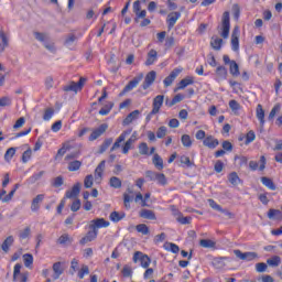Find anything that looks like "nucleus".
<instances>
[{
    "instance_id": "nucleus-1",
    "label": "nucleus",
    "mask_w": 282,
    "mask_h": 282,
    "mask_svg": "<svg viewBox=\"0 0 282 282\" xmlns=\"http://www.w3.org/2000/svg\"><path fill=\"white\" fill-rule=\"evenodd\" d=\"M221 30L220 36L228 39L230 36V12L228 11H225L223 14Z\"/></svg>"
},
{
    "instance_id": "nucleus-2",
    "label": "nucleus",
    "mask_w": 282,
    "mask_h": 282,
    "mask_svg": "<svg viewBox=\"0 0 282 282\" xmlns=\"http://www.w3.org/2000/svg\"><path fill=\"white\" fill-rule=\"evenodd\" d=\"M138 261H140L141 268L148 269L151 265V258L141 251H137L133 254V262L138 263Z\"/></svg>"
},
{
    "instance_id": "nucleus-3",
    "label": "nucleus",
    "mask_w": 282,
    "mask_h": 282,
    "mask_svg": "<svg viewBox=\"0 0 282 282\" xmlns=\"http://www.w3.org/2000/svg\"><path fill=\"white\" fill-rule=\"evenodd\" d=\"M132 10H133V13L135 14L134 23H140V19H144V17H147V10H142L140 0H137L133 2Z\"/></svg>"
},
{
    "instance_id": "nucleus-4",
    "label": "nucleus",
    "mask_w": 282,
    "mask_h": 282,
    "mask_svg": "<svg viewBox=\"0 0 282 282\" xmlns=\"http://www.w3.org/2000/svg\"><path fill=\"white\" fill-rule=\"evenodd\" d=\"M234 254L241 261H254V259L259 257L257 252H252V251L241 252V250L239 249L234 250Z\"/></svg>"
},
{
    "instance_id": "nucleus-5",
    "label": "nucleus",
    "mask_w": 282,
    "mask_h": 282,
    "mask_svg": "<svg viewBox=\"0 0 282 282\" xmlns=\"http://www.w3.org/2000/svg\"><path fill=\"white\" fill-rule=\"evenodd\" d=\"M241 34V31L239 30V26H235L231 33V50L234 52H239V36Z\"/></svg>"
},
{
    "instance_id": "nucleus-6",
    "label": "nucleus",
    "mask_w": 282,
    "mask_h": 282,
    "mask_svg": "<svg viewBox=\"0 0 282 282\" xmlns=\"http://www.w3.org/2000/svg\"><path fill=\"white\" fill-rule=\"evenodd\" d=\"M107 129H109V126L107 123L100 124L89 135L88 138L89 142H94L95 140H98V138H100V135H102L107 131Z\"/></svg>"
},
{
    "instance_id": "nucleus-7",
    "label": "nucleus",
    "mask_w": 282,
    "mask_h": 282,
    "mask_svg": "<svg viewBox=\"0 0 282 282\" xmlns=\"http://www.w3.org/2000/svg\"><path fill=\"white\" fill-rule=\"evenodd\" d=\"M89 230H98V228H109V221L105 218L93 219L88 226Z\"/></svg>"
},
{
    "instance_id": "nucleus-8",
    "label": "nucleus",
    "mask_w": 282,
    "mask_h": 282,
    "mask_svg": "<svg viewBox=\"0 0 282 282\" xmlns=\"http://www.w3.org/2000/svg\"><path fill=\"white\" fill-rule=\"evenodd\" d=\"M180 74H182V68H174L170 75L167 77H165V79L163 80V85L164 87H171L175 80V78H177V76H180Z\"/></svg>"
},
{
    "instance_id": "nucleus-9",
    "label": "nucleus",
    "mask_w": 282,
    "mask_h": 282,
    "mask_svg": "<svg viewBox=\"0 0 282 282\" xmlns=\"http://www.w3.org/2000/svg\"><path fill=\"white\" fill-rule=\"evenodd\" d=\"M181 17H182V13L180 11H174L169 13L166 19L169 30H173V28H175V23H177V20H180Z\"/></svg>"
},
{
    "instance_id": "nucleus-10",
    "label": "nucleus",
    "mask_w": 282,
    "mask_h": 282,
    "mask_svg": "<svg viewBox=\"0 0 282 282\" xmlns=\"http://www.w3.org/2000/svg\"><path fill=\"white\" fill-rule=\"evenodd\" d=\"M131 129H128L126 131H123L118 139L116 140V142L113 143V145L111 147L110 151L113 152L117 149H120V144H122V142H124V140H127V135H131Z\"/></svg>"
},
{
    "instance_id": "nucleus-11",
    "label": "nucleus",
    "mask_w": 282,
    "mask_h": 282,
    "mask_svg": "<svg viewBox=\"0 0 282 282\" xmlns=\"http://www.w3.org/2000/svg\"><path fill=\"white\" fill-rule=\"evenodd\" d=\"M162 105H164V95H158L156 97H154L152 102V113H160Z\"/></svg>"
},
{
    "instance_id": "nucleus-12",
    "label": "nucleus",
    "mask_w": 282,
    "mask_h": 282,
    "mask_svg": "<svg viewBox=\"0 0 282 282\" xmlns=\"http://www.w3.org/2000/svg\"><path fill=\"white\" fill-rule=\"evenodd\" d=\"M155 76L156 73L155 70H151L150 73L147 74L143 84L141 85L142 89L147 90L153 83H155Z\"/></svg>"
},
{
    "instance_id": "nucleus-13",
    "label": "nucleus",
    "mask_w": 282,
    "mask_h": 282,
    "mask_svg": "<svg viewBox=\"0 0 282 282\" xmlns=\"http://www.w3.org/2000/svg\"><path fill=\"white\" fill-rule=\"evenodd\" d=\"M96 237H98V230L90 229V230L86 234V236H84V237L80 239L79 243H80L82 246H85V245H87V243L94 241V239H96Z\"/></svg>"
},
{
    "instance_id": "nucleus-14",
    "label": "nucleus",
    "mask_w": 282,
    "mask_h": 282,
    "mask_svg": "<svg viewBox=\"0 0 282 282\" xmlns=\"http://www.w3.org/2000/svg\"><path fill=\"white\" fill-rule=\"evenodd\" d=\"M140 80H142V75L139 77H134L132 80H130L123 88L121 94H129V91H132V89H135L138 85H140Z\"/></svg>"
},
{
    "instance_id": "nucleus-15",
    "label": "nucleus",
    "mask_w": 282,
    "mask_h": 282,
    "mask_svg": "<svg viewBox=\"0 0 282 282\" xmlns=\"http://www.w3.org/2000/svg\"><path fill=\"white\" fill-rule=\"evenodd\" d=\"M203 144H204V147H207V149H217V147H219V140H217L213 135H207L203 140Z\"/></svg>"
},
{
    "instance_id": "nucleus-16",
    "label": "nucleus",
    "mask_w": 282,
    "mask_h": 282,
    "mask_svg": "<svg viewBox=\"0 0 282 282\" xmlns=\"http://www.w3.org/2000/svg\"><path fill=\"white\" fill-rule=\"evenodd\" d=\"M226 261H228V257H218V258H214L212 260V265L216 269V270H224V268H226Z\"/></svg>"
},
{
    "instance_id": "nucleus-17",
    "label": "nucleus",
    "mask_w": 282,
    "mask_h": 282,
    "mask_svg": "<svg viewBox=\"0 0 282 282\" xmlns=\"http://www.w3.org/2000/svg\"><path fill=\"white\" fill-rule=\"evenodd\" d=\"M138 140V132H133L132 135L126 141L123 148H122V153L123 155H127L129 151H131V145Z\"/></svg>"
},
{
    "instance_id": "nucleus-18",
    "label": "nucleus",
    "mask_w": 282,
    "mask_h": 282,
    "mask_svg": "<svg viewBox=\"0 0 282 282\" xmlns=\"http://www.w3.org/2000/svg\"><path fill=\"white\" fill-rule=\"evenodd\" d=\"M80 195V183H76L70 191H67L65 197L67 199H74Z\"/></svg>"
},
{
    "instance_id": "nucleus-19",
    "label": "nucleus",
    "mask_w": 282,
    "mask_h": 282,
    "mask_svg": "<svg viewBox=\"0 0 282 282\" xmlns=\"http://www.w3.org/2000/svg\"><path fill=\"white\" fill-rule=\"evenodd\" d=\"M256 116L260 122V127H263L265 124V111L263 110V106H261V104L257 106Z\"/></svg>"
},
{
    "instance_id": "nucleus-20",
    "label": "nucleus",
    "mask_w": 282,
    "mask_h": 282,
    "mask_svg": "<svg viewBox=\"0 0 282 282\" xmlns=\"http://www.w3.org/2000/svg\"><path fill=\"white\" fill-rule=\"evenodd\" d=\"M208 204L210 206V208H213L214 210H218V213H223V215H227V217H230V215H232L230 212H228L227 209H224L223 207H220L219 204H217V202H215L214 199H208Z\"/></svg>"
},
{
    "instance_id": "nucleus-21",
    "label": "nucleus",
    "mask_w": 282,
    "mask_h": 282,
    "mask_svg": "<svg viewBox=\"0 0 282 282\" xmlns=\"http://www.w3.org/2000/svg\"><path fill=\"white\" fill-rule=\"evenodd\" d=\"M43 199H45V194H39L36 197L33 198L32 204H31V210L33 213H36V210H39V208H41V206L39 204H41V202H43Z\"/></svg>"
},
{
    "instance_id": "nucleus-22",
    "label": "nucleus",
    "mask_w": 282,
    "mask_h": 282,
    "mask_svg": "<svg viewBox=\"0 0 282 282\" xmlns=\"http://www.w3.org/2000/svg\"><path fill=\"white\" fill-rule=\"evenodd\" d=\"M10 45V40L8 39V35H6V32L3 30L0 31V52H6V47Z\"/></svg>"
},
{
    "instance_id": "nucleus-23",
    "label": "nucleus",
    "mask_w": 282,
    "mask_h": 282,
    "mask_svg": "<svg viewBox=\"0 0 282 282\" xmlns=\"http://www.w3.org/2000/svg\"><path fill=\"white\" fill-rule=\"evenodd\" d=\"M155 61H158V51L155 50H150L147 56V61H145V65L147 67L153 65V63H155Z\"/></svg>"
},
{
    "instance_id": "nucleus-24",
    "label": "nucleus",
    "mask_w": 282,
    "mask_h": 282,
    "mask_svg": "<svg viewBox=\"0 0 282 282\" xmlns=\"http://www.w3.org/2000/svg\"><path fill=\"white\" fill-rule=\"evenodd\" d=\"M139 216L142 218V219H150L152 221H155V219H158L155 217V213L151 209H141Z\"/></svg>"
},
{
    "instance_id": "nucleus-25",
    "label": "nucleus",
    "mask_w": 282,
    "mask_h": 282,
    "mask_svg": "<svg viewBox=\"0 0 282 282\" xmlns=\"http://www.w3.org/2000/svg\"><path fill=\"white\" fill-rule=\"evenodd\" d=\"M53 272H54V275H53L54 281L61 279V274H63L64 272L63 264L61 262H55L53 264Z\"/></svg>"
},
{
    "instance_id": "nucleus-26",
    "label": "nucleus",
    "mask_w": 282,
    "mask_h": 282,
    "mask_svg": "<svg viewBox=\"0 0 282 282\" xmlns=\"http://www.w3.org/2000/svg\"><path fill=\"white\" fill-rule=\"evenodd\" d=\"M152 164H154L158 171H162L164 169V160L158 153L153 155Z\"/></svg>"
},
{
    "instance_id": "nucleus-27",
    "label": "nucleus",
    "mask_w": 282,
    "mask_h": 282,
    "mask_svg": "<svg viewBox=\"0 0 282 282\" xmlns=\"http://www.w3.org/2000/svg\"><path fill=\"white\" fill-rule=\"evenodd\" d=\"M216 76L219 80H226V78H228V69L226 66H217Z\"/></svg>"
},
{
    "instance_id": "nucleus-28",
    "label": "nucleus",
    "mask_w": 282,
    "mask_h": 282,
    "mask_svg": "<svg viewBox=\"0 0 282 282\" xmlns=\"http://www.w3.org/2000/svg\"><path fill=\"white\" fill-rule=\"evenodd\" d=\"M195 83V79L191 76H187L185 78H183L180 83L176 89H186V87H188V85H193Z\"/></svg>"
},
{
    "instance_id": "nucleus-29",
    "label": "nucleus",
    "mask_w": 282,
    "mask_h": 282,
    "mask_svg": "<svg viewBox=\"0 0 282 282\" xmlns=\"http://www.w3.org/2000/svg\"><path fill=\"white\" fill-rule=\"evenodd\" d=\"M139 117L140 110H134L126 117V120H123V124H131V122H133V120H138Z\"/></svg>"
},
{
    "instance_id": "nucleus-30",
    "label": "nucleus",
    "mask_w": 282,
    "mask_h": 282,
    "mask_svg": "<svg viewBox=\"0 0 282 282\" xmlns=\"http://www.w3.org/2000/svg\"><path fill=\"white\" fill-rule=\"evenodd\" d=\"M224 44V40L221 37L213 36L210 41V45L213 50H216V52H219L221 50V45Z\"/></svg>"
},
{
    "instance_id": "nucleus-31",
    "label": "nucleus",
    "mask_w": 282,
    "mask_h": 282,
    "mask_svg": "<svg viewBox=\"0 0 282 282\" xmlns=\"http://www.w3.org/2000/svg\"><path fill=\"white\" fill-rule=\"evenodd\" d=\"M106 161H101L97 167L95 169V178L100 180L102 178V173H105V166H106Z\"/></svg>"
},
{
    "instance_id": "nucleus-32",
    "label": "nucleus",
    "mask_w": 282,
    "mask_h": 282,
    "mask_svg": "<svg viewBox=\"0 0 282 282\" xmlns=\"http://www.w3.org/2000/svg\"><path fill=\"white\" fill-rule=\"evenodd\" d=\"M111 144H113V139L112 138L105 139L102 144L99 147L98 153L100 155H102V153H105V151H107V149H109V147H111Z\"/></svg>"
},
{
    "instance_id": "nucleus-33",
    "label": "nucleus",
    "mask_w": 282,
    "mask_h": 282,
    "mask_svg": "<svg viewBox=\"0 0 282 282\" xmlns=\"http://www.w3.org/2000/svg\"><path fill=\"white\" fill-rule=\"evenodd\" d=\"M261 182H262L263 186H265L270 191H274L276 188L274 181H272V178H270V177L263 176V177H261Z\"/></svg>"
},
{
    "instance_id": "nucleus-34",
    "label": "nucleus",
    "mask_w": 282,
    "mask_h": 282,
    "mask_svg": "<svg viewBox=\"0 0 282 282\" xmlns=\"http://www.w3.org/2000/svg\"><path fill=\"white\" fill-rule=\"evenodd\" d=\"M12 243H14V237H12V236L7 237L1 246V249L3 250V252H9L10 246H12Z\"/></svg>"
},
{
    "instance_id": "nucleus-35",
    "label": "nucleus",
    "mask_w": 282,
    "mask_h": 282,
    "mask_svg": "<svg viewBox=\"0 0 282 282\" xmlns=\"http://www.w3.org/2000/svg\"><path fill=\"white\" fill-rule=\"evenodd\" d=\"M268 265L270 268H279L281 265V257L279 256H273L272 258L267 260Z\"/></svg>"
},
{
    "instance_id": "nucleus-36",
    "label": "nucleus",
    "mask_w": 282,
    "mask_h": 282,
    "mask_svg": "<svg viewBox=\"0 0 282 282\" xmlns=\"http://www.w3.org/2000/svg\"><path fill=\"white\" fill-rule=\"evenodd\" d=\"M229 73L236 78L237 76H240L241 73L239 72V64H237L236 61L231 62V64L229 65Z\"/></svg>"
},
{
    "instance_id": "nucleus-37",
    "label": "nucleus",
    "mask_w": 282,
    "mask_h": 282,
    "mask_svg": "<svg viewBox=\"0 0 282 282\" xmlns=\"http://www.w3.org/2000/svg\"><path fill=\"white\" fill-rule=\"evenodd\" d=\"M109 186L111 188H122V180L118 178V176H112L109 180Z\"/></svg>"
},
{
    "instance_id": "nucleus-38",
    "label": "nucleus",
    "mask_w": 282,
    "mask_h": 282,
    "mask_svg": "<svg viewBox=\"0 0 282 282\" xmlns=\"http://www.w3.org/2000/svg\"><path fill=\"white\" fill-rule=\"evenodd\" d=\"M126 214L122 213H118V212H112L110 214V220L113 221L115 224H118V221H122V219H124Z\"/></svg>"
},
{
    "instance_id": "nucleus-39",
    "label": "nucleus",
    "mask_w": 282,
    "mask_h": 282,
    "mask_svg": "<svg viewBox=\"0 0 282 282\" xmlns=\"http://www.w3.org/2000/svg\"><path fill=\"white\" fill-rule=\"evenodd\" d=\"M33 34L36 41H40V43H43V45L46 43V41H50V35L47 33L34 32Z\"/></svg>"
},
{
    "instance_id": "nucleus-40",
    "label": "nucleus",
    "mask_w": 282,
    "mask_h": 282,
    "mask_svg": "<svg viewBox=\"0 0 282 282\" xmlns=\"http://www.w3.org/2000/svg\"><path fill=\"white\" fill-rule=\"evenodd\" d=\"M268 217L270 219H278L281 220L282 219V213L279 209H269L268 212Z\"/></svg>"
},
{
    "instance_id": "nucleus-41",
    "label": "nucleus",
    "mask_w": 282,
    "mask_h": 282,
    "mask_svg": "<svg viewBox=\"0 0 282 282\" xmlns=\"http://www.w3.org/2000/svg\"><path fill=\"white\" fill-rule=\"evenodd\" d=\"M228 181L230 182V184H232V186H238L239 182H241V178H239L237 172H232L229 174Z\"/></svg>"
},
{
    "instance_id": "nucleus-42",
    "label": "nucleus",
    "mask_w": 282,
    "mask_h": 282,
    "mask_svg": "<svg viewBox=\"0 0 282 282\" xmlns=\"http://www.w3.org/2000/svg\"><path fill=\"white\" fill-rule=\"evenodd\" d=\"M111 109H113V102L109 101L104 108L99 110L100 116H109L111 112Z\"/></svg>"
},
{
    "instance_id": "nucleus-43",
    "label": "nucleus",
    "mask_w": 282,
    "mask_h": 282,
    "mask_svg": "<svg viewBox=\"0 0 282 282\" xmlns=\"http://www.w3.org/2000/svg\"><path fill=\"white\" fill-rule=\"evenodd\" d=\"M165 250H169L170 252H173V254H177L180 252V246L173 243V242H167L164 245Z\"/></svg>"
},
{
    "instance_id": "nucleus-44",
    "label": "nucleus",
    "mask_w": 282,
    "mask_h": 282,
    "mask_svg": "<svg viewBox=\"0 0 282 282\" xmlns=\"http://www.w3.org/2000/svg\"><path fill=\"white\" fill-rule=\"evenodd\" d=\"M83 166V162L75 160L68 163V171L74 172L78 171Z\"/></svg>"
},
{
    "instance_id": "nucleus-45",
    "label": "nucleus",
    "mask_w": 282,
    "mask_h": 282,
    "mask_svg": "<svg viewBox=\"0 0 282 282\" xmlns=\"http://www.w3.org/2000/svg\"><path fill=\"white\" fill-rule=\"evenodd\" d=\"M181 142L183 147H186L187 149H191V147H193V140H191V135L188 134H183L181 138Z\"/></svg>"
},
{
    "instance_id": "nucleus-46",
    "label": "nucleus",
    "mask_w": 282,
    "mask_h": 282,
    "mask_svg": "<svg viewBox=\"0 0 282 282\" xmlns=\"http://www.w3.org/2000/svg\"><path fill=\"white\" fill-rule=\"evenodd\" d=\"M64 91H75V94H78V86L75 82H70L69 84L65 85L63 87Z\"/></svg>"
},
{
    "instance_id": "nucleus-47",
    "label": "nucleus",
    "mask_w": 282,
    "mask_h": 282,
    "mask_svg": "<svg viewBox=\"0 0 282 282\" xmlns=\"http://www.w3.org/2000/svg\"><path fill=\"white\" fill-rule=\"evenodd\" d=\"M199 246H200L202 248H215L216 242L213 241V240H210V239H202V240L199 241Z\"/></svg>"
},
{
    "instance_id": "nucleus-48",
    "label": "nucleus",
    "mask_w": 282,
    "mask_h": 282,
    "mask_svg": "<svg viewBox=\"0 0 282 282\" xmlns=\"http://www.w3.org/2000/svg\"><path fill=\"white\" fill-rule=\"evenodd\" d=\"M23 261H24L25 268H30V265L34 263V257L31 253H25L23 254Z\"/></svg>"
},
{
    "instance_id": "nucleus-49",
    "label": "nucleus",
    "mask_w": 282,
    "mask_h": 282,
    "mask_svg": "<svg viewBox=\"0 0 282 282\" xmlns=\"http://www.w3.org/2000/svg\"><path fill=\"white\" fill-rule=\"evenodd\" d=\"M17 153V149L15 148H9L6 153H4V160L6 162H10V160H12V158H14V154Z\"/></svg>"
},
{
    "instance_id": "nucleus-50",
    "label": "nucleus",
    "mask_w": 282,
    "mask_h": 282,
    "mask_svg": "<svg viewBox=\"0 0 282 282\" xmlns=\"http://www.w3.org/2000/svg\"><path fill=\"white\" fill-rule=\"evenodd\" d=\"M158 184H160L161 186H166V184H169V181L166 180V175H164L163 173H159L156 175V181Z\"/></svg>"
},
{
    "instance_id": "nucleus-51",
    "label": "nucleus",
    "mask_w": 282,
    "mask_h": 282,
    "mask_svg": "<svg viewBox=\"0 0 282 282\" xmlns=\"http://www.w3.org/2000/svg\"><path fill=\"white\" fill-rule=\"evenodd\" d=\"M139 153L140 155H149V145L147 142H142L139 144Z\"/></svg>"
},
{
    "instance_id": "nucleus-52",
    "label": "nucleus",
    "mask_w": 282,
    "mask_h": 282,
    "mask_svg": "<svg viewBox=\"0 0 282 282\" xmlns=\"http://www.w3.org/2000/svg\"><path fill=\"white\" fill-rule=\"evenodd\" d=\"M85 188H91L94 186V175L89 174L84 180Z\"/></svg>"
},
{
    "instance_id": "nucleus-53",
    "label": "nucleus",
    "mask_w": 282,
    "mask_h": 282,
    "mask_svg": "<svg viewBox=\"0 0 282 282\" xmlns=\"http://www.w3.org/2000/svg\"><path fill=\"white\" fill-rule=\"evenodd\" d=\"M21 264L17 263L13 269V281H19V276H21Z\"/></svg>"
},
{
    "instance_id": "nucleus-54",
    "label": "nucleus",
    "mask_w": 282,
    "mask_h": 282,
    "mask_svg": "<svg viewBox=\"0 0 282 282\" xmlns=\"http://www.w3.org/2000/svg\"><path fill=\"white\" fill-rule=\"evenodd\" d=\"M279 111H281V105H280V104L275 105V106L271 109V111H270V113H269V120H273V119H274V116H276V113H279Z\"/></svg>"
},
{
    "instance_id": "nucleus-55",
    "label": "nucleus",
    "mask_w": 282,
    "mask_h": 282,
    "mask_svg": "<svg viewBox=\"0 0 282 282\" xmlns=\"http://www.w3.org/2000/svg\"><path fill=\"white\" fill-rule=\"evenodd\" d=\"M137 231L141 232V235H149V226L144 224H139L135 227Z\"/></svg>"
},
{
    "instance_id": "nucleus-56",
    "label": "nucleus",
    "mask_w": 282,
    "mask_h": 282,
    "mask_svg": "<svg viewBox=\"0 0 282 282\" xmlns=\"http://www.w3.org/2000/svg\"><path fill=\"white\" fill-rule=\"evenodd\" d=\"M30 158H32V150L28 149L22 154V162H23V164H28V162H30Z\"/></svg>"
},
{
    "instance_id": "nucleus-57",
    "label": "nucleus",
    "mask_w": 282,
    "mask_h": 282,
    "mask_svg": "<svg viewBox=\"0 0 282 282\" xmlns=\"http://www.w3.org/2000/svg\"><path fill=\"white\" fill-rule=\"evenodd\" d=\"M80 206H82L80 199H75L70 205L72 213H78V210H80Z\"/></svg>"
},
{
    "instance_id": "nucleus-58",
    "label": "nucleus",
    "mask_w": 282,
    "mask_h": 282,
    "mask_svg": "<svg viewBox=\"0 0 282 282\" xmlns=\"http://www.w3.org/2000/svg\"><path fill=\"white\" fill-rule=\"evenodd\" d=\"M45 175V171H41L39 173H35L33 174L31 177H30V182L32 184H34L35 182H39L40 178H42L43 176Z\"/></svg>"
},
{
    "instance_id": "nucleus-59",
    "label": "nucleus",
    "mask_w": 282,
    "mask_h": 282,
    "mask_svg": "<svg viewBox=\"0 0 282 282\" xmlns=\"http://www.w3.org/2000/svg\"><path fill=\"white\" fill-rule=\"evenodd\" d=\"M85 274H89V267L86 264H83L82 269L78 271V278L85 279Z\"/></svg>"
},
{
    "instance_id": "nucleus-60",
    "label": "nucleus",
    "mask_w": 282,
    "mask_h": 282,
    "mask_svg": "<svg viewBox=\"0 0 282 282\" xmlns=\"http://www.w3.org/2000/svg\"><path fill=\"white\" fill-rule=\"evenodd\" d=\"M229 108L234 110L235 112L239 111L241 109V105H239V101L232 99L229 101Z\"/></svg>"
},
{
    "instance_id": "nucleus-61",
    "label": "nucleus",
    "mask_w": 282,
    "mask_h": 282,
    "mask_svg": "<svg viewBox=\"0 0 282 282\" xmlns=\"http://www.w3.org/2000/svg\"><path fill=\"white\" fill-rule=\"evenodd\" d=\"M180 162H181V164H185L187 166V169H191V166H193V162H191V158H188L186 155H182L180 158Z\"/></svg>"
},
{
    "instance_id": "nucleus-62",
    "label": "nucleus",
    "mask_w": 282,
    "mask_h": 282,
    "mask_svg": "<svg viewBox=\"0 0 282 282\" xmlns=\"http://www.w3.org/2000/svg\"><path fill=\"white\" fill-rule=\"evenodd\" d=\"M268 270V264L264 262L256 263V271L257 272H265Z\"/></svg>"
},
{
    "instance_id": "nucleus-63",
    "label": "nucleus",
    "mask_w": 282,
    "mask_h": 282,
    "mask_svg": "<svg viewBox=\"0 0 282 282\" xmlns=\"http://www.w3.org/2000/svg\"><path fill=\"white\" fill-rule=\"evenodd\" d=\"M257 138V134H254V131H249L246 137V144H250V142H254Z\"/></svg>"
},
{
    "instance_id": "nucleus-64",
    "label": "nucleus",
    "mask_w": 282,
    "mask_h": 282,
    "mask_svg": "<svg viewBox=\"0 0 282 282\" xmlns=\"http://www.w3.org/2000/svg\"><path fill=\"white\" fill-rule=\"evenodd\" d=\"M52 116H54V110L52 108H47L44 111L43 120H45V121L52 120Z\"/></svg>"
}]
</instances>
